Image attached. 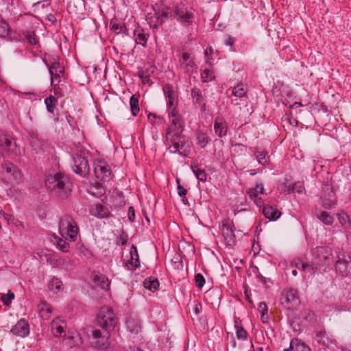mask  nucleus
<instances>
[{
  "mask_svg": "<svg viewBox=\"0 0 351 351\" xmlns=\"http://www.w3.org/2000/svg\"><path fill=\"white\" fill-rule=\"evenodd\" d=\"M45 185L56 197L60 199L68 198L72 191V184L69 178L61 172L48 175L45 179Z\"/></svg>",
  "mask_w": 351,
  "mask_h": 351,
  "instance_id": "f257e3e1",
  "label": "nucleus"
},
{
  "mask_svg": "<svg viewBox=\"0 0 351 351\" xmlns=\"http://www.w3.org/2000/svg\"><path fill=\"white\" fill-rule=\"evenodd\" d=\"M313 260L311 264H302V269L311 268L312 274L318 270L326 271L332 263V250L326 245L317 246L312 250Z\"/></svg>",
  "mask_w": 351,
  "mask_h": 351,
  "instance_id": "f03ea898",
  "label": "nucleus"
},
{
  "mask_svg": "<svg viewBox=\"0 0 351 351\" xmlns=\"http://www.w3.org/2000/svg\"><path fill=\"white\" fill-rule=\"evenodd\" d=\"M79 228L74 219L69 215H64L59 222V233L62 237L71 241L77 239Z\"/></svg>",
  "mask_w": 351,
  "mask_h": 351,
  "instance_id": "7ed1b4c3",
  "label": "nucleus"
},
{
  "mask_svg": "<svg viewBox=\"0 0 351 351\" xmlns=\"http://www.w3.org/2000/svg\"><path fill=\"white\" fill-rule=\"evenodd\" d=\"M173 18L184 27H189L193 22L194 14L191 8L180 2L174 7Z\"/></svg>",
  "mask_w": 351,
  "mask_h": 351,
  "instance_id": "20e7f679",
  "label": "nucleus"
},
{
  "mask_svg": "<svg viewBox=\"0 0 351 351\" xmlns=\"http://www.w3.org/2000/svg\"><path fill=\"white\" fill-rule=\"evenodd\" d=\"M97 322L103 329L110 331L117 324V318L110 308L104 306L97 313Z\"/></svg>",
  "mask_w": 351,
  "mask_h": 351,
  "instance_id": "39448f33",
  "label": "nucleus"
},
{
  "mask_svg": "<svg viewBox=\"0 0 351 351\" xmlns=\"http://www.w3.org/2000/svg\"><path fill=\"white\" fill-rule=\"evenodd\" d=\"M281 304L289 308H293L300 304L298 291L295 289L285 290L280 298Z\"/></svg>",
  "mask_w": 351,
  "mask_h": 351,
  "instance_id": "423d86ee",
  "label": "nucleus"
},
{
  "mask_svg": "<svg viewBox=\"0 0 351 351\" xmlns=\"http://www.w3.org/2000/svg\"><path fill=\"white\" fill-rule=\"evenodd\" d=\"M0 150H3L14 155L20 154V150L18 149L16 143L12 141V138L10 136L3 132H0Z\"/></svg>",
  "mask_w": 351,
  "mask_h": 351,
  "instance_id": "0eeeda50",
  "label": "nucleus"
},
{
  "mask_svg": "<svg viewBox=\"0 0 351 351\" xmlns=\"http://www.w3.org/2000/svg\"><path fill=\"white\" fill-rule=\"evenodd\" d=\"M163 90L167 99V111L169 110H177L178 99L177 93L173 90L171 86L167 84L163 88Z\"/></svg>",
  "mask_w": 351,
  "mask_h": 351,
  "instance_id": "6e6552de",
  "label": "nucleus"
},
{
  "mask_svg": "<svg viewBox=\"0 0 351 351\" xmlns=\"http://www.w3.org/2000/svg\"><path fill=\"white\" fill-rule=\"evenodd\" d=\"M351 268V257L349 255L341 254L335 264V269L341 276H346Z\"/></svg>",
  "mask_w": 351,
  "mask_h": 351,
  "instance_id": "1a4fd4ad",
  "label": "nucleus"
},
{
  "mask_svg": "<svg viewBox=\"0 0 351 351\" xmlns=\"http://www.w3.org/2000/svg\"><path fill=\"white\" fill-rule=\"evenodd\" d=\"M72 169L77 174L85 175L89 169L88 161L84 157L76 155L73 159Z\"/></svg>",
  "mask_w": 351,
  "mask_h": 351,
  "instance_id": "9d476101",
  "label": "nucleus"
},
{
  "mask_svg": "<svg viewBox=\"0 0 351 351\" xmlns=\"http://www.w3.org/2000/svg\"><path fill=\"white\" fill-rule=\"evenodd\" d=\"M264 192L265 189L262 183H256L255 187L247 190V193L250 199L260 208L264 205V202L261 197H258V194H263Z\"/></svg>",
  "mask_w": 351,
  "mask_h": 351,
  "instance_id": "9b49d317",
  "label": "nucleus"
},
{
  "mask_svg": "<svg viewBox=\"0 0 351 351\" xmlns=\"http://www.w3.org/2000/svg\"><path fill=\"white\" fill-rule=\"evenodd\" d=\"M94 172L97 179L108 181L110 179L111 171L104 162H98L94 165Z\"/></svg>",
  "mask_w": 351,
  "mask_h": 351,
  "instance_id": "f8f14e48",
  "label": "nucleus"
},
{
  "mask_svg": "<svg viewBox=\"0 0 351 351\" xmlns=\"http://www.w3.org/2000/svg\"><path fill=\"white\" fill-rule=\"evenodd\" d=\"M10 332L21 337L27 336L29 333V326L27 322L24 319H21L14 326H12L10 330Z\"/></svg>",
  "mask_w": 351,
  "mask_h": 351,
  "instance_id": "ddd939ff",
  "label": "nucleus"
},
{
  "mask_svg": "<svg viewBox=\"0 0 351 351\" xmlns=\"http://www.w3.org/2000/svg\"><path fill=\"white\" fill-rule=\"evenodd\" d=\"M221 232L227 245H234L236 237L234 226L230 223H223L222 225Z\"/></svg>",
  "mask_w": 351,
  "mask_h": 351,
  "instance_id": "4468645a",
  "label": "nucleus"
},
{
  "mask_svg": "<svg viewBox=\"0 0 351 351\" xmlns=\"http://www.w3.org/2000/svg\"><path fill=\"white\" fill-rule=\"evenodd\" d=\"M3 171L7 174L10 181H16L20 178L19 169L12 163L5 162L1 165Z\"/></svg>",
  "mask_w": 351,
  "mask_h": 351,
  "instance_id": "2eb2a0df",
  "label": "nucleus"
},
{
  "mask_svg": "<svg viewBox=\"0 0 351 351\" xmlns=\"http://www.w3.org/2000/svg\"><path fill=\"white\" fill-rule=\"evenodd\" d=\"M322 206L325 209H330L335 204V197L331 189L327 188L321 197Z\"/></svg>",
  "mask_w": 351,
  "mask_h": 351,
  "instance_id": "dca6fc26",
  "label": "nucleus"
},
{
  "mask_svg": "<svg viewBox=\"0 0 351 351\" xmlns=\"http://www.w3.org/2000/svg\"><path fill=\"white\" fill-rule=\"evenodd\" d=\"M140 266L139 256L137 247L132 245L130 250V260L125 263V267L129 270H135Z\"/></svg>",
  "mask_w": 351,
  "mask_h": 351,
  "instance_id": "f3484780",
  "label": "nucleus"
},
{
  "mask_svg": "<svg viewBox=\"0 0 351 351\" xmlns=\"http://www.w3.org/2000/svg\"><path fill=\"white\" fill-rule=\"evenodd\" d=\"M91 215L95 216L97 218H108L110 215V213L107 206L101 204H97L90 210Z\"/></svg>",
  "mask_w": 351,
  "mask_h": 351,
  "instance_id": "a211bd4d",
  "label": "nucleus"
},
{
  "mask_svg": "<svg viewBox=\"0 0 351 351\" xmlns=\"http://www.w3.org/2000/svg\"><path fill=\"white\" fill-rule=\"evenodd\" d=\"M39 315L45 320H48L53 312V307L45 301H41L38 305Z\"/></svg>",
  "mask_w": 351,
  "mask_h": 351,
  "instance_id": "6ab92c4d",
  "label": "nucleus"
},
{
  "mask_svg": "<svg viewBox=\"0 0 351 351\" xmlns=\"http://www.w3.org/2000/svg\"><path fill=\"white\" fill-rule=\"evenodd\" d=\"M180 65L186 69L187 72L192 71L195 64L193 59L191 57L190 53L183 52L179 60Z\"/></svg>",
  "mask_w": 351,
  "mask_h": 351,
  "instance_id": "aec40b11",
  "label": "nucleus"
},
{
  "mask_svg": "<svg viewBox=\"0 0 351 351\" xmlns=\"http://www.w3.org/2000/svg\"><path fill=\"white\" fill-rule=\"evenodd\" d=\"M228 124L220 118H216L214 122V130L219 137L225 136L227 134Z\"/></svg>",
  "mask_w": 351,
  "mask_h": 351,
  "instance_id": "412c9836",
  "label": "nucleus"
},
{
  "mask_svg": "<svg viewBox=\"0 0 351 351\" xmlns=\"http://www.w3.org/2000/svg\"><path fill=\"white\" fill-rule=\"evenodd\" d=\"M191 97L193 98V103L197 104L202 111L206 110V103L204 102V97L202 94L201 90L197 88H193L191 89Z\"/></svg>",
  "mask_w": 351,
  "mask_h": 351,
  "instance_id": "4be33fe9",
  "label": "nucleus"
},
{
  "mask_svg": "<svg viewBox=\"0 0 351 351\" xmlns=\"http://www.w3.org/2000/svg\"><path fill=\"white\" fill-rule=\"evenodd\" d=\"M93 282L95 286L99 287L104 290H108L110 288V282L108 278L99 273L94 274Z\"/></svg>",
  "mask_w": 351,
  "mask_h": 351,
  "instance_id": "5701e85b",
  "label": "nucleus"
},
{
  "mask_svg": "<svg viewBox=\"0 0 351 351\" xmlns=\"http://www.w3.org/2000/svg\"><path fill=\"white\" fill-rule=\"evenodd\" d=\"M64 321L62 320L59 317L54 319L51 323V329L52 333L55 336L61 335L64 332Z\"/></svg>",
  "mask_w": 351,
  "mask_h": 351,
  "instance_id": "b1692460",
  "label": "nucleus"
},
{
  "mask_svg": "<svg viewBox=\"0 0 351 351\" xmlns=\"http://www.w3.org/2000/svg\"><path fill=\"white\" fill-rule=\"evenodd\" d=\"M263 213L265 217L270 221H275L278 219L281 215V213L278 209L274 208L271 206H264Z\"/></svg>",
  "mask_w": 351,
  "mask_h": 351,
  "instance_id": "393cba45",
  "label": "nucleus"
},
{
  "mask_svg": "<svg viewBox=\"0 0 351 351\" xmlns=\"http://www.w3.org/2000/svg\"><path fill=\"white\" fill-rule=\"evenodd\" d=\"M171 142L172 144L168 148L169 152L171 153H178L180 155H182L180 152V148L183 147V144L180 138L177 135L173 134L171 136Z\"/></svg>",
  "mask_w": 351,
  "mask_h": 351,
  "instance_id": "a878e982",
  "label": "nucleus"
},
{
  "mask_svg": "<svg viewBox=\"0 0 351 351\" xmlns=\"http://www.w3.org/2000/svg\"><path fill=\"white\" fill-rule=\"evenodd\" d=\"M155 68L152 65L138 71V76L142 79L143 83L149 84L150 82L151 75L154 73Z\"/></svg>",
  "mask_w": 351,
  "mask_h": 351,
  "instance_id": "bb28decb",
  "label": "nucleus"
},
{
  "mask_svg": "<svg viewBox=\"0 0 351 351\" xmlns=\"http://www.w3.org/2000/svg\"><path fill=\"white\" fill-rule=\"evenodd\" d=\"M156 15L158 16L159 24H162L165 20L173 16V13L169 8H162L160 10L156 12Z\"/></svg>",
  "mask_w": 351,
  "mask_h": 351,
  "instance_id": "cd10ccee",
  "label": "nucleus"
},
{
  "mask_svg": "<svg viewBox=\"0 0 351 351\" xmlns=\"http://www.w3.org/2000/svg\"><path fill=\"white\" fill-rule=\"evenodd\" d=\"M134 36L135 42L138 45H141L143 47L146 46L148 35L146 34L143 29H136L134 32Z\"/></svg>",
  "mask_w": 351,
  "mask_h": 351,
  "instance_id": "c85d7f7f",
  "label": "nucleus"
},
{
  "mask_svg": "<svg viewBox=\"0 0 351 351\" xmlns=\"http://www.w3.org/2000/svg\"><path fill=\"white\" fill-rule=\"evenodd\" d=\"M126 326L128 331L132 334H138L141 331V326L138 321L130 318L126 321Z\"/></svg>",
  "mask_w": 351,
  "mask_h": 351,
  "instance_id": "c756f323",
  "label": "nucleus"
},
{
  "mask_svg": "<svg viewBox=\"0 0 351 351\" xmlns=\"http://www.w3.org/2000/svg\"><path fill=\"white\" fill-rule=\"evenodd\" d=\"M191 169L198 179L201 182H206L207 179V174L204 169L196 165H191Z\"/></svg>",
  "mask_w": 351,
  "mask_h": 351,
  "instance_id": "7c9ffc66",
  "label": "nucleus"
},
{
  "mask_svg": "<svg viewBox=\"0 0 351 351\" xmlns=\"http://www.w3.org/2000/svg\"><path fill=\"white\" fill-rule=\"evenodd\" d=\"M66 240L63 237H54V242H56L57 247L63 252H68L70 249V245Z\"/></svg>",
  "mask_w": 351,
  "mask_h": 351,
  "instance_id": "2f4dec72",
  "label": "nucleus"
},
{
  "mask_svg": "<svg viewBox=\"0 0 351 351\" xmlns=\"http://www.w3.org/2000/svg\"><path fill=\"white\" fill-rule=\"evenodd\" d=\"M130 110L134 117H136L139 112L138 97L136 95H133L130 99Z\"/></svg>",
  "mask_w": 351,
  "mask_h": 351,
  "instance_id": "473e14b6",
  "label": "nucleus"
},
{
  "mask_svg": "<svg viewBox=\"0 0 351 351\" xmlns=\"http://www.w3.org/2000/svg\"><path fill=\"white\" fill-rule=\"evenodd\" d=\"M47 66L49 67V73L51 75V85L55 86L54 73H61L63 71V69L58 62H53L51 65H47Z\"/></svg>",
  "mask_w": 351,
  "mask_h": 351,
  "instance_id": "72a5a7b5",
  "label": "nucleus"
},
{
  "mask_svg": "<svg viewBox=\"0 0 351 351\" xmlns=\"http://www.w3.org/2000/svg\"><path fill=\"white\" fill-rule=\"evenodd\" d=\"M57 102H58L57 99L52 95H50V96L47 97V98H45V106L47 107V110L49 112L52 113V114L54 113V110L56 106Z\"/></svg>",
  "mask_w": 351,
  "mask_h": 351,
  "instance_id": "f704fd0d",
  "label": "nucleus"
},
{
  "mask_svg": "<svg viewBox=\"0 0 351 351\" xmlns=\"http://www.w3.org/2000/svg\"><path fill=\"white\" fill-rule=\"evenodd\" d=\"M317 217L322 222L326 225L330 226L333 223V217L328 214L327 212L322 211L319 214H317Z\"/></svg>",
  "mask_w": 351,
  "mask_h": 351,
  "instance_id": "c9c22d12",
  "label": "nucleus"
},
{
  "mask_svg": "<svg viewBox=\"0 0 351 351\" xmlns=\"http://www.w3.org/2000/svg\"><path fill=\"white\" fill-rule=\"evenodd\" d=\"M156 11L154 12V14L148 13L146 15V21L149 25L150 27L154 29L158 28L159 24V20H158V16L156 15Z\"/></svg>",
  "mask_w": 351,
  "mask_h": 351,
  "instance_id": "e433bc0d",
  "label": "nucleus"
},
{
  "mask_svg": "<svg viewBox=\"0 0 351 351\" xmlns=\"http://www.w3.org/2000/svg\"><path fill=\"white\" fill-rule=\"evenodd\" d=\"M110 26V29L116 34L122 33L126 29L123 23H119L116 19L111 21Z\"/></svg>",
  "mask_w": 351,
  "mask_h": 351,
  "instance_id": "4c0bfd02",
  "label": "nucleus"
},
{
  "mask_svg": "<svg viewBox=\"0 0 351 351\" xmlns=\"http://www.w3.org/2000/svg\"><path fill=\"white\" fill-rule=\"evenodd\" d=\"M304 191L303 182H297L292 185H289L287 188V193L297 192L298 193H302Z\"/></svg>",
  "mask_w": 351,
  "mask_h": 351,
  "instance_id": "58836bf2",
  "label": "nucleus"
},
{
  "mask_svg": "<svg viewBox=\"0 0 351 351\" xmlns=\"http://www.w3.org/2000/svg\"><path fill=\"white\" fill-rule=\"evenodd\" d=\"M143 286L152 291H156L159 287V282L157 279H145L143 282Z\"/></svg>",
  "mask_w": 351,
  "mask_h": 351,
  "instance_id": "ea45409f",
  "label": "nucleus"
},
{
  "mask_svg": "<svg viewBox=\"0 0 351 351\" xmlns=\"http://www.w3.org/2000/svg\"><path fill=\"white\" fill-rule=\"evenodd\" d=\"M25 38L27 40L28 43L32 46L37 45L38 41L34 31L27 30L23 33Z\"/></svg>",
  "mask_w": 351,
  "mask_h": 351,
  "instance_id": "a19ab883",
  "label": "nucleus"
},
{
  "mask_svg": "<svg viewBox=\"0 0 351 351\" xmlns=\"http://www.w3.org/2000/svg\"><path fill=\"white\" fill-rule=\"evenodd\" d=\"M254 156L259 164L265 165L268 163L269 157L267 156V153L262 151H256L254 153Z\"/></svg>",
  "mask_w": 351,
  "mask_h": 351,
  "instance_id": "79ce46f5",
  "label": "nucleus"
},
{
  "mask_svg": "<svg viewBox=\"0 0 351 351\" xmlns=\"http://www.w3.org/2000/svg\"><path fill=\"white\" fill-rule=\"evenodd\" d=\"M246 93L247 90L242 84L235 86L232 91V95L237 97H242L245 95Z\"/></svg>",
  "mask_w": 351,
  "mask_h": 351,
  "instance_id": "37998d69",
  "label": "nucleus"
},
{
  "mask_svg": "<svg viewBox=\"0 0 351 351\" xmlns=\"http://www.w3.org/2000/svg\"><path fill=\"white\" fill-rule=\"evenodd\" d=\"M201 77L203 82H208L214 79L213 72L211 69L205 68L201 73Z\"/></svg>",
  "mask_w": 351,
  "mask_h": 351,
  "instance_id": "c03bdc74",
  "label": "nucleus"
},
{
  "mask_svg": "<svg viewBox=\"0 0 351 351\" xmlns=\"http://www.w3.org/2000/svg\"><path fill=\"white\" fill-rule=\"evenodd\" d=\"M209 142V138L204 133H198L197 134V143L201 148H204Z\"/></svg>",
  "mask_w": 351,
  "mask_h": 351,
  "instance_id": "a18cd8bd",
  "label": "nucleus"
},
{
  "mask_svg": "<svg viewBox=\"0 0 351 351\" xmlns=\"http://www.w3.org/2000/svg\"><path fill=\"white\" fill-rule=\"evenodd\" d=\"M168 115H169V119L173 125H174L176 126L177 125H180V116L178 114L177 110H169Z\"/></svg>",
  "mask_w": 351,
  "mask_h": 351,
  "instance_id": "49530a36",
  "label": "nucleus"
},
{
  "mask_svg": "<svg viewBox=\"0 0 351 351\" xmlns=\"http://www.w3.org/2000/svg\"><path fill=\"white\" fill-rule=\"evenodd\" d=\"M10 28L8 23L0 21V37L5 38L10 33Z\"/></svg>",
  "mask_w": 351,
  "mask_h": 351,
  "instance_id": "de8ad7c7",
  "label": "nucleus"
},
{
  "mask_svg": "<svg viewBox=\"0 0 351 351\" xmlns=\"http://www.w3.org/2000/svg\"><path fill=\"white\" fill-rule=\"evenodd\" d=\"M62 282L58 278H53L49 283V288L52 291H58L61 289Z\"/></svg>",
  "mask_w": 351,
  "mask_h": 351,
  "instance_id": "09e8293b",
  "label": "nucleus"
},
{
  "mask_svg": "<svg viewBox=\"0 0 351 351\" xmlns=\"http://www.w3.org/2000/svg\"><path fill=\"white\" fill-rule=\"evenodd\" d=\"M339 221L344 228H350L351 227V223L347 214L343 213L339 215Z\"/></svg>",
  "mask_w": 351,
  "mask_h": 351,
  "instance_id": "8fccbe9b",
  "label": "nucleus"
},
{
  "mask_svg": "<svg viewBox=\"0 0 351 351\" xmlns=\"http://www.w3.org/2000/svg\"><path fill=\"white\" fill-rule=\"evenodd\" d=\"M236 335L237 337L242 341H245L247 339V331L243 328L238 326H236Z\"/></svg>",
  "mask_w": 351,
  "mask_h": 351,
  "instance_id": "3c124183",
  "label": "nucleus"
},
{
  "mask_svg": "<svg viewBox=\"0 0 351 351\" xmlns=\"http://www.w3.org/2000/svg\"><path fill=\"white\" fill-rule=\"evenodd\" d=\"M195 280L196 285L198 288L201 289L205 284V279L202 274H197L195 276Z\"/></svg>",
  "mask_w": 351,
  "mask_h": 351,
  "instance_id": "603ef678",
  "label": "nucleus"
},
{
  "mask_svg": "<svg viewBox=\"0 0 351 351\" xmlns=\"http://www.w3.org/2000/svg\"><path fill=\"white\" fill-rule=\"evenodd\" d=\"M258 311L261 313V318L265 322V315L267 313V306L265 302H260L258 305Z\"/></svg>",
  "mask_w": 351,
  "mask_h": 351,
  "instance_id": "864d4df0",
  "label": "nucleus"
},
{
  "mask_svg": "<svg viewBox=\"0 0 351 351\" xmlns=\"http://www.w3.org/2000/svg\"><path fill=\"white\" fill-rule=\"evenodd\" d=\"M302 264H304V263H301L300 260H298V261L295 260V261H293L291 262V267H294L295 268H298L300 270L306 271L310 272L311 274H312V271L311 270V268H308V269H302Z\"/></svg>",
  "mask_w": 351,
  "mask_h": 351,
  "instance_id": "5fc2aeb1",
  "label": "nucleus"
},
{
  "mask_svg": "<svg viewBox=\"0 0 351 351\" xmlns=\"http://www.w3.org/2000/svg\"><path fill=\"white\" fill-rule=\"evenodd\" d=\"M14 298V294L12 291H8L7 297L5 298V295L2 297V301L5 305H9Z\"/></svg>",
  "mask_w": 351,
  "mask_h": 351,
  "instance_id": "6e6d98bb",
  "label": "nucleus"
},
{
  "mask_svg": "<svg viewBox=\"0 0 351 351\" xmlns=\"http://www.w3.org/2000/svg\"><path fill=\"white\" fill-rule=\"evenodd\" d=\"M291 349H293L291 346H290L289 349L285 350V351H291ZM294 351H310V348L304 343H302L298 345L295 348V350Z\"/></svg>",
  "mask_w": 351,
  "mask_h": 351,
  "instance_id": "4d7b16f0",
  "label": "nucleus"
},
{
  "mask_svg": "<svg viewBox=\"0 0 351 351\" xmlns=\"http://www.w3.org/2000/svg\"><path fill=\"white\" fill-rule=\"evenodd\" d=\"M117 241L118 244L121 245H125L128 241V235L125 233L122 232L118 237Z\"/></svg>",
  "mask_w": 351,
  "mask_h": 351,
  "instance_id": "13d9d810",
  "label": "nucleus"
},
{
  "mask_svg": "<svg viewBox=\"0 0 351 351\" xmlns=\"http://www.w3.org/2000/svg\"><path fill=\"white\" fill-rule=\"evenodd\" d=\"M178 193L180 197H184L186 195V189H184L182 186L179 184V181L178 180Z\"/></svg>",
  "mask_w": 351,
  "mask_h": 351,
  "instance_id": "bf43d9fd",
  "label": "nucleus"
},
{
  "mask_svg": "<svg viewBox=\"0 0 351 351\" xmlns=\"http://www.w3.org/2000/svg\"><path fill=\"white\" fill-rule=\"evenodd\" d=\"M128 218L130 221H134L135 219L134 209L132 206L129 208Z\"/></svg>",
  "mask_w": 351,
  "mask_h": 351,
  "instance_id": "052dcab7",
  "label": "nucleus"
},
{
  "mask_svg": "<svg viewBox=\"0 0 351 351\" xmlns=\"http://www.w3.org/2000/svg\"><path fill=\"white\" fill-rule=\"evenodd\" d=\"M193 311H194V313H195V315H199L202 311L201 304L199 302H195Z\"/></svg>",
  "mask_w": 351,
  "mask_h": 351,
  "instance_id": "680f3d73",
  "label": "nucleus"
},
{
  "mask_svg": "<svg viewBox=\"0 0 351 351\" xmlns=\"http://www.w3.org/2000/svg\"><path fill=\"white\" fill-rule=\"evenodd\" d=\"M93 337L95 339H99L101 337V332L99 330H94L93 331Z\"/></svg>",
  "mask_w": 351,
  "mask_h": 351,
  "instance_id": "e2e57ef3",
  "label": "nucleus"
},
{
  "mask_svg": "<svg viewBox=\"0 0 351 351\" xmlns=\"http://www.w3.org/2000/svg\"><path fill=\"white\" fill-rule=\"evenodd\" d=\"M225 43L226 45L232 46L234 43V40L230 36H228L227 38L226 39Z\"/></svg>",
  "mask_w": 351,
  "mask_h": 351,
  "instance_id": "0e129e2a",
  "label": "nucleus"
},
{
  "mask_svg": "<svg viewBox=\"0 0 351 351\" xmlns=\"http://www.w3.org/2000/svg\"><path fill=\"white\" fill-rule=\"evenodd\" d=\"M56 81L60 82V74L58 73H54V82Z\"/></svg>",
  "mask_w": 351,
  "mask_h": 351,
  "instance_id": "69168bd1",
  "label": "nucleus"
},
{
  "mask_svg": "<svg viewBox=\"0 0 351 351\" xmlns=\"http://www.w3.org/2000/svg\"><path fill=\"white\" fill-rule=\"evenodd\" d=\"M302 104L300 102H295L292 106L291 107L292 108H296V107H298V106H301Z\"/></svg>",
  "mask_w": 351,
  "mask_h": 351,
  "instance_id": "338daca9",
  "label": "nucleus"
},
{
  "mask_svg": "<svg viewBox=\"0 0 351 351\" xmlns=\"http://www.w3.org/2000/svg\"><path fill=\"white\" fill-rule=\"evenodd\" d=\"M249 172L250 175L254 176L256 174L258 171H256L255 169H251L249 171Z\"/></svg>",
  "mask_w": 351,
  "mask_h": 351,
  "instance_id": "774afa93",
  "label": "nucleus"
}]
</instances>
